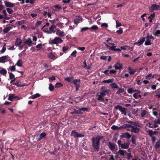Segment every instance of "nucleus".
<instances>
[{"label": "nucleus", "instance_id": "1", "mask_svg": "<svg viewBox=\"0 0 160 160\" xmlns=\"http://www.w3.org/2000/svg\"><path fill=\"white\" fill-rule=\"evenodd\" d=\"M101 91L99 93H98L97 96L98 97L97 100L99 101L103 102L104 101V97L106 94H109L110 90L108 89L105 86H102L101 88Z\"/></svg>", "mask_w": 160, "mask_h": 160}, {"label": "nucleus", "instance_id": "2", "mask_svg": "<svg viewBox=\"0 0 160 160\" xmlns=\"http://www.w3.org/2000/svg\"><path fill=\"white\" fill-rule=\"evenodd\" d=\"M103 137L97 135L95 138L93 137L92 139V146L94 149L96 151H99L100 140Z\"/></svg>", "mask_w": 160, "mask_h": 160}, {"label": "nucleus", "instance_id": "3", "mask_svg": "<svg viewBox=\"0 0 160 160\" xmlns=\"http://www.w3.org/2000/svg\"><path fill=\"white\" fill-rule=\"evenodd\" d=\"M63 42L62 40L60 38L56 37L51 41L52 44H58V43H61Z\"/></svg>", "mask_w": 160, "mask_h": 160}, {"label": "nucleus", "instance_id": "4", "mask_svg": "<svg viewBox=\"0 0 160 160\" xmlns=\"http://www.w3.org/2000/svg\"><path fill=\"white\" fill-rule=\"evenodd\" d=\"M114 109H119V111L122 112V113L125 115H126L127 109L125 108H123L121 106L118 105L115 107Z\"/></svg>", "mask_w": 160, "mask_h": 160}, {"label": "nucleus", "instance_id": "5", "mask_svg": "<svg viewBox=\"0 0 160 160\" xmlns=\"http://www.w3.org/2000/svg\"><path fill=\"white\" fill-rule=\"evenodd\" d=\"M70 135L71 136H73L74 138H82L84 136V135L78 133L77 132H76L75 130H73L71 131Z\"/></svg>", "mask_w": 160, "mask_h": 160}, {"label": "nucleus", "instance_id": "6", "mask_svg": "<svg viewBox=\"0 0 160 160\" xmlns=\"http://www.w3.org/2000/svg\"><path fill=\"white\" fill-rule=\"evenodd\" d=\"M160 9V6L156 4H153L151 5L149 8V11L152 12L154 10H158Z\"/></svg>", "mask_w": 160, "mask_h": 160}, {"label": "nucleus", "instance_id": "7", "mask_svg": "<svg viewBox=\"0 0 160 160\" xmlns=\"http://www.w3.org/2000/svg\"><path fill=\"white\" fill-rule=\"evenodd\" d=\"M108 143V146L109 149L112 151H114L115 148V144L110 142H109Z\"/></svg>", "mask_w": 160, "mask_h": 160}, {"label": "nucleus", "instance_id": "8", "mask_svg": "<svg viewBox=\"0 0 160 160\" xmlns=\"http://www.w3.org/2000/svg\"><path fill=\"white\" fill-rule=\"evenodd\" d=\"M131 135L130 134L129 132H126L123 133L122 135L120 136V138H125L127 139H129L131 137Z\"/></svg>", "mask_w": 160, "mask_h": 160}, {"label": "nucleus", "instance_id": "9", "mask_svg": "<svg viewBox=\"0 0 160 160\" xmlns=\"http://www.w3.org/2000/svg\"><path fill=\"white\" fill-rule=\"evenodd\" d=\"M145 38H146L144 37L141 38L137 42H135L134 44L137 45L138 46L141 45L144 42Z\"/></svg>", "mask_w": 160, "mask_h": 160}, {"label": "nucleus", "instance_id": "10", "mask_svg": "<svg viewBox=\"0 0 160 160\" xmlns=\"http://www.w3.org/2000/svg\"><path fill=\"white\" fill-rule=\"evenodd\" d=\"M14 99H17V100L19 99V98L17 96H15L13 94H9L8 95V99L11 101H12Z\"/></svg>", "mask_w": 160, "mask_h": 160}, {"label": "nucleus", "instance_id": "11", "mask_svg": "<svg viewBox=\"0 0 160 160\" xmlns=\"http://www.w3.org/2000/svg\"><path fill=\"white\" fill-rule=\"evenodd\" d=\"M114 66L115 69L117 70H120L122 68V65L119 62H117L114 65Z\"/></svg>", "mask_w": 160, "mask_h": 160}, {"label": "nucleus", "instance_id": "12", "mask_svg": "<svg viewBox=\"0 0 160 160\" xmlns=\"http://www.w3.org/2000/svg\"><path fill=\"white\" fill-rule=\"evenodd\" d=\"M24 43L25 44L27 45L29 47H30L32 46V41L31 40V39L29 38L24 42Z\"/></svg>", "mask_w": 160, "mask_h": 160}, {"label": "nucleus", "instance_id": "13", "mask_svg": "<svg viewBox=\"0 0 160 160\" xmlns=\"http://www.w3.org/2000/svg\"><path fill=\"white\" fill-rule=\"evenodd\" d=\"M46 135L47 134L45 132H43L41 133L40 134L39 137L38 138V141H41L42 139L44 138L46 136Z\"/></svg>", "mask_w": 160, "mask_h": 160}, {"label": "nucleus", "instance_id": "14", "mask_svg": "<svg viewBox=\"0 0 160 160\" xmlns=\"http://www.w3.org/2000/svg\"><path fill=\"white\" fill-rule=\"evenodd\" d=\"M140 130V129L136 127H134V126L132 127L131 131L132 132L135 133H138Z\"/></svg>", "mask_w": 160, "mask_h": 160}, {"label": "nucleus", "instance_id": "15", "mask_svg": "<svg viewBox=\"0 0 160 160\" xmlns=\"http://www.w3.org/2000/svg\"><path fill=\"white\" fill-rule=\"evenodd\" d=\"M120 147L122 149H128L129 147V144L128 143L124 142V143L121 144Z\"/></svg>", "mask_w": 160, "mask_h": 160}, {"label": "nucleus", "instance_id": "16", "mask_svg": "<svg viewBox=\"0 0 160 160\" xmlns=\"http://www.w3.org/2000/svg\"><path fill=\"white\" fill-rule=\"evenodd\" d=\"M4 2L5 4V6L7 7L12 8L14 6V4L10 2L5 1Z\"/></svg>", "mask_w": 160, "mask_h": 160}, {"label": "nucleus", "instance_id": "17", "mask_svg": "<svg viewBox=\"0 0 160 160\" xmlns=\"http://www.w3.org/2000/svg\"><path fill=\"white\" fill-rule=\"evenodd\" d=\"M8 56H3L0 57V63H4L8 58Z\"/></svg>", "mask_w": 160, "mask_h": 160}, {"label": "nucleus", "instance_id": "18", "mask_svg": "<svg viewBox=\"0 0 160 160\" xmlns=\"http://www.w3.org/2000/svg\"><path fill=\"white\" fill-rule=\"evenodd\" d=\"M56 34L57 35L61 37H63L65 35L64 32L60 30H58L56 31Z\"/></svg>", "mask_w": 160, "mask_h": 160}, {"label": "nucleus", "instance_id": "19", "mask_svg": "<svg viewBox=\"0 0 160 160\" xmlns=\"http://www.w3.org/2000/svg\"><path fill=\"white\" fill-rule=\"evenodd\" d=\"M118 154L123 157L125 156V154H128V152L126 150H123L121 149L119 150L118 152Z\"/></svg>", "mask_w": 160, "mask_h": 160}, {"label": "nucleus", "instance_id": "20", "mask_svg": "<svg viewBox=\"0 0 160 160\" xmlns=\"http://www.w3.org/2000/svg\"><path fill=\"white\" fill-rule=\"evenodd\" d=\"M72 82L75 85V86H79L80 83V80L78 79H74L73 80Z\"/></svg>", "mask_w": 160, "mask_h": 160}, {"label": "nucleus", "instance_id": "21", "mask_svg": "<svg viewBox=\"0 0 160 160\" xmlns=\"http://www.w3.org/2000/svg\"><path fill=\"white\" fill-rule=\"evenodd\" d=\"M22 41L19 38H17L15 42V44L16 46H19L21 44Z\"/></svg>", "mask_w": 160, "mask_h": 160}, {"label": "nucleus", "instance_id": "22", "mask_svg": "<svg viewBox=\"0 0 160 160\" xmlns=\"http://www.w3.org/2000/svg\"><path fill=\"white\" fill-rule=\"evenodd\" d=\"M73 79V77H68L65 78V81L68 82H69L72 83Z\"/></svg>", "mask_w": 160, "mask_h": 160}, {"label": "nucleus", "instance_id": "23", "mask_svg": "<svg viewBox=\"0 0 160 160\" xmlns=\"http://www.w3.org/2000/svg\"><path fill=\"white\" fill-rule=\"evenodd\" d=\"M13 85H16L18 87H22L25 86V84H21V82H18L13 83Z\"/></svg>", "mask_w": 160, "mask_h": 160}, {"label": "nucleus", "instance_id": "24", "mask_svg": "<svg viewBox=\"0 0 160 160\" xmlns=\"http://www.w3.org/2000/svg\"><path fill=\"white\" fill-rule=\"evenodd\" d=\"M11 26H9L5 28L3 30V32L4 33H7L12 28Z\"/></svg>", "mask_w": 160, "mask_h": 160}, {"label": "nucleus", "instance_id": "25", "mask_svg": "<svg viewBox=\"0 0 160 160\" xmlns=\"http://www.w3.org/2000/svg\"><path fill=\"white\" fill-rule=\"evenodd\" d=\"M128 69L129 71V73L131 75H133L136 72V70H132L131 68L130 67L128 68Z\"/></svg>", "mask_w": 160, "mask_h": 160}, {"label": "nucleus", "instance_id": "26", "mask_svg": "<svg viewBox=\"0 0 160 160\" xmlns=\"http://www.w3.org/2000/svg\"><path fill=\"white\" fill-rule=\"evenodd\" d=\"M48 57L52 59H55L57 57H56L55 56L52 52H49L48 54Z\"/></svg>", "mask_w": 160, "mask_h": 160}, {"label": "nucleus", "instance_id": "27", "mask_svg": "<svg viewBox=\"0 0 160 160\" xmlns=\"http://www.w3.org/2000/svg\"><path fill=\"white\" fill-rule=\"evenodd\" d=\"M124 92V88H118L117 91L116 92V94H119L121 93Z\"/></svg>", "mask_w": 160, "mask_h": 160}, {"label": "nucleus", "instance_id": "28", "mask_svg": "<svg viewBox=\"0 0 160 160\" xmlns=\"http://www.w3.org/2000/svg\"><path fill=\"white\" fill-rule=\"evenodd\" d=\"M116 47V46H113L112 47H110L109 49L113 51H119L120 52L121 51V50L119 48H115Z\"/></svg>", "mask_w": 160, "mask_h": 160}, {"label": "nucleus", "instance_id": "29", "mask_svg": "<svg viewBox=\"0 0 160 160\" xmlns=\"http://www.w3.org/2000/svg\"><path fill=\"white\" fill-rule=\"evenodd\" d=\"M110 85L112 88H118L117 84L115 82H113L112 83H111L110 84Z\"/></svg>", "mask_w": 160, "mask_h": 160}, {"label": "nucleus", "instance_id": "30", "mask_svg": "<svg viewBox=\"0 0 160 160\" xmlns=\"http://www.w3.org/2000/svg\"><path fill=\"white\" fill-rule=\"evenodd\" d=\"M114 81L113 78H112L111 79H109L107 80H104L102 81L103 83H112Z\"/></svg>", "mask_w": 160, "mask_h": 160}, {"label": "nucleus", "instance_id": "31", "mask_svg": "<svg viewBox=\"0 0 160 160\" xmlns=\"http://www.w3.org/2000/svg\"><path fill=\"white\" fill-rule=\"evenodd\" d=\"M80 112L79 110H74L73 112H70V113L72 115H73L74 114H82L83 113H81Z\"/></svg>", "mask_w": 160, "mask_h": 160}, {"label": "nucleus", "instance_id": "32", "mask_svg": "<svg viewBox=\"0 0 160 160\" xmlns=\"http://www.w3.org/2000/svg\"><path fill=\"white\" fill-rule=\"evenodd\" d=\"M78 110L79 111V112H80L81 113H82V112H88V108H79L78 109Z\"/></svg>", "mask_w": 160, "mask_h": 160}, {"label": "nucleus", "instance_id": "33", "mask_svg": "<svg viewBox=\"0 0 160 160\" xmlns=\"http://www.w3.org/2000/svg\"><path fill=\"white\" fill-rule=\"evenodd\" d=\"M0 73L3 75H5L7 73V71L5 69L2 68L0 70Z\"/></svg>", "mask_w": 160, "mask_h": 160}, {"label": "nucleus", "instance_id": "34", "mask_svg": "<svg viewBox=\"0 0 160 160\" xmlns=\"http://www.w3.org/2000/svg\"><path fill=\"white\" fill-rule=\"evenodd\" d=\"M40 96V95L39 93H37L31 96L30 97V98L32 99H34L36 98L39 97Z\"/></svg>", "mask_w": 160, "mask_h": 160}, {"label": "nucleus", "instance_id": "35", "mask_svg": "<svg viewBox=\"0 0 160 160\" xmlns=\"http://www.w3.org/2000/svg\"><path fill=\"white\" fill-rule=\"evenodd\" d=\"M22 64V61L21 59H19L17 62L16 65L19 67H21Z\"/></svg>", "mask_w": 160, "mask_h": 160}, {"label": "nucleus", "instance_id": "36", "mask_svg": "<svg viewBox=\"0 0 160 160\" xmlns=\"http://www.w3.org/2000/svg\"><path fill=\"white\" fill-rule=\"evenodd\" d=\"M131 142L133 144H135L136 141V136L135 135H133L131 137Z\"/></svg>", "mask_w": 160, "mask_h": 160}, {"label": "nucleus", "instance_id": "37", "mask_svg": "<svg viewBox=\"0 0 160 160\" xmlns=\"http://www.w3.org/2000/svg\"><path fill=\"white\" fill-rule=\"evenodd\" d=\"M36 48H37V51H39L42 48V45L41 43L38 44L36 46Z\"/></svg>", "mask_w": 160, "mask_h": 160}, {"label": "nucleus", "instance_id": "38", "mask_svg": "<svg viewBox=\"0 0 160 160\" xmlns=\"http://www.w3.org/2000/svg\"><path fill=\"white\" fill-rule=\"evenodd\" d=\"M63 86L62 84L60 82H57L56 83L55 85V88H58L60 87H61Z\"/></svg>", "mask_w": 160, "mask_h": 160}, {"label": "nucleus", "instance_id": "39", "mask_svg": "<svg viewBox=\"0 0 160 160\" xmlns=\"http://www.w3.org/2000/svg\"><path fill=\"white\" fill-rule=\"evenodd\" d=\"M89 29L93 30H96L98 29V27L97 25H94L92 26L91 28H89Z\"/></svg>", "mask_w": 160, "mask_h": 160}, {"label": "nucleus", "instance_id": "40", "mask_svg": "<svg viewBox=\"0 0 160 160\" xmlns=\"http://www.w3.org/2000/svg\"><path fill=\"white\" fill-rule=\"evenodd\" d=\"M152 43L149 39H147L146 41L144 43V44L145 45L148 46V45H150Z\"/></svg>", "mask_w": 160, "mask_h": 160}, {"label": "nucleus", "instance_id": "41", "mask_svg": "<svg viewBox=\"0 0 160 160\" xmlns=\"http://www.w3.org/2000/svg\"><path fill=\"white\" fill-rule=\"evenodd\" d=\"M111 128L113 130H118L120 129V128H119V127L115 125H112L111 127Z\"/></svg>", "mask_w": 160, "mask_h": 160}, {"label": "nucleus", "instance_id": "42", "mask_svg": "<svg viewBox=\"0 0 160 160\" xmlns=\"http://www.w3.org/2000/svg\"><path fill=\"white\" fill-rule=\"evenodd\" d=\"M148 124L149 125L148 127L151 128H156L158 126L157 124H155V123L153 125V126H151V123H149Z\"/></svg>", "mask_w": 160, "mask_h": 160}, {"label": "nucleus", "instance_id": "43", "mask_svg": "<svg viewBox=\"0 0 160 160\" xmlns=\"http://www.w3.org/2000/svg\"><path fill=\"white\" fill-rule=\"evenodd\" d=\"M146 38L149 39H154L155 38L152 35H149L148 33L147 36L145 37Z\"/></svg>", "mask_w": 160, "mask_h": 160}, {"label": "nucleus", "instance_id": "44", "mask_svg": "<svg viewBox=\"0 0 160 160\" xmlns=\"http://www.w3.org/2000/svg\"><path fill=\"white\" fill-rule=\"evenodd\" d=\"M56 28V27L54 25H52L50 28H49V30L51 32H54L55 31L54 30Z\"/></svg>", "mask_w": 160, "mask_h": 160}, {"label": "nucleus", "instance_id": "45", "mask_svg": "<svg viewBox=\"0 0 160 160\" xmlns=\"http://www.w3.org/2000/svg\"><path fill=\"white\" fill-rule=\"evenodd\" d=\"M8 73L9 75V78L10 79H12L15 78L14 75L12 73L9 72Z\"/></svg>", "mask_w": 160, "mask_h": 160}, {"label": "nucleus", "instance_id": "46", "mask_svg": "<svg viewBox=\"0 0 160 160\" xmlns=\"http://www.w3.org/2000/svg\"><path fill=\"white\" fill-rule=\"evenodd\" d=\"M147 111L145 110H143L142 111L141 116L142 117H144L146 114Z\"/></svg>", "mask_w": 160, "mask_h": 160}, {"label": "nucleus", "instance_id": "47", "mask_svg": "<svg viewBox=\"0 0 160 160\" xmlns=\"http://www.w3.org/2000/svg\"><path fill=\"white\" fill-rule=\"evenodd\" d=\"M7 10L8 13L9 14H12L13 12V11L9 8H7Z\"/></svg>", "mask_w": 160, "mask_h": 160}, {"label": "nucleus", "instance_id": "48", "mask_svg": "<svg viewBox=\"0 0 160 160\" xmlns=\"http://www.w3.org/2000/svg\"><path fill=\"white\" fill-rule=\"evenodd\" d=\"M127 154V158L128 160H130V159L132 157V156L131 153H128Z\"/></svg>", "mask_w": 160, "mask_h": 160}, {"label": "nucleus", "instance_id": "49", "mask_svg": "<svg viewBox=\"0 0 160 160\" xmlns=\"http://www.w3.org/2000/svg\"><path fill=\"white\" fill-rule=\"evenodd\" d=\"M49 90L50 91H52L54 89V87L52 85V84H50L49 85Z\"/></svg>", "mask_w": 160, "mask_h": 160}, {"label": "nucleus", "instance_id": "50", "mask_svg": "<svg viewBox=\"0 0 160 160\" xmlns=\"http://www.w3.org/2000/svg\"><path fill=\"white\" fill-rule=\"evenodd\" d=\"M116 32L118 34H122L123 32L122 29L121 28H120L119 30H117Z\"/></svg>", "mask_w": 160, "mask_h": 160}, {"label": "nucleus", "instance_id": "51", "mask_svg": "<svg viewBox=\"0 0 160 160\" xmlns=\"http://www.w3.org/2000/svg\"><path fill=\"white\" fill-rule=\"evenodd\" d=\"M158 34H160V30H157L154 33V35L156 36H158Z\"/></svg>", "mask_w": 160, "mask_h": 160}, {"label": "nucleus", "instance_id": "52", "mask_svg": "<svg viewBox=\"0 0 160 160\" xmlns=\"http://www.w3.org/2000/svg\"><path fill=\"white\" fill-rule=\"evenodd\" d=\"M88 29H89V28L84 27V28H82L81 31L82 32H84V31L88 30Z\"/></svg>", "mask_w": 160, "mask_h": 160}, {"label": "nucleus", "instance_id": "53", "mask_svg": "<svg viewBox=\"0 0 160 160\" xmlns=\"http://www.w3.org/2000/svg\"><path fill=\"white\" fill-rule=\"evenodd\" d=\"M132 125L134 126H136L140 127H141L140 123L136 122H134Z\"/></svg>", "mask_w": 160, "mask_h": 160}, {"label": "nucleus", "instance_id": "54", "mask_svg": "<svg viewBox=\"0 0 160 160\" xmlns=\"http://www.w3.org/2000/svg\"><path fill=\"white\" fill-rule=\"evenodd\" d=\"M116 28H117V27H120L122 25L120 23L119 21L118 20H117L116 21Z\"/></svg>", "mask_w": 160, "mask_h": 160}, {"label": "nucleus", "instance_id": "55", "mask_svg": "<svg viewBox=\"0 0 160 160\" xmlns=\"http://www.w3.org/2000/svg\"><path fill=\"white\" fill-rule=\"evenodd\" d=\"M6 48L5 46H3L2 49L0 51L1 53H3L6 50Z\"/></svg>", "mask_w": 160, "mask_h": 160}, {"label": "nucleus", "instance_id": "56", "mask_svg": "<svg viewBox=\"0 0 160 160\" xmlns=\"http://www.w3.org/2000/svg\"><path fill=\"white\" fill-rule=\"evenodd\" d=\"M148 132L149 135V136L150 137L153 136L152 130H149L148 131Z\"/></svg>", "mask_w": 160, "mask_h": 160}, {"label": "nucleus", "instance_id": "57", "mask_svg": "<svg viewBox=\"0 0 160 160\" xmlns=\"http://www.w3.org/2000/svg\"><path fill=\"white\" fill-rule=\"evenodd\" d=\"M77 51L76 50L74 51L71 53V55L73 57H75L76 56Z\"/></svg>", "mask_w": 160, "mask_h": 160}, {"label": "nucleus", "instance_id": "58", "mask_svg": "<svg viewBox=\"0 0 160 160\" xmlns=\"http://www.w3.org/2000/svg\"><path fill=\"white\" fill-rule=\"evenodd\" d=\"M125 128H132V127L133 126L131 125V124H125Z\"/></svg>", "mask_w": 160, "mask_h": 160}, {"label": "nucleus", "instance_id": "59", "mask_svg": "<svg viewBox=\"0 0 160 160\" xmlns=\"http://www.w3.org/2000/svg\"><path fill=\"white\" fill-rule=\"evenodd\" d=\"M101 26L102 27H105L107 28L108 27V24L105 22L102 23Z\"/></svg>", "mask_w": 160, "mask_h": 160}, {"label": "nucleus", "instance_id": "60", "mask_svg": "<svg viewBox=\"0 0 160 160\" xmlns=\"http://www.w3.org/2000/svg\"><path fill=\"white\" fill-rule=\"evenodd\" d=\"M155 14L154 13H153L152 14H151L150 16L148 17V18L149 19H152L153 18L155 17Z\"/></svg>", "mask_w": 160, "mask_h": 160}, {"label": "nucleus", "instance_id": "61", "mask_svg": "<svg viewBox=\"0 0 160 160\" xmlns=\"http://www.w3.org/2000/svg\"><path fill=\"white\" fill-rule=\"evenodd\" d=\"M128 92L129 93H132L133 92V90L132 88H129L128 89Z\"/></svg>", "mask_w": 160, "mask_h": 160}, {"label": "nucleus", "instance_id": "62", "mask_svg": "<svg viewBox=\"0 0 160 160\" xmlns=\"http://www.w3.org/2000/svg\"><path fill=\"white\" fill-rule=\"evenodd\" d=\"M68 48L67 46H64L62 47V51L63 52H65L68 49Z\"/></svg>", "mask_w": 160, "mask_h": 160}, {"label": "nucleus", "instance_id": "63", "mask_svg": "<svg viewBox=\"0 0 160 160\" xmlns=\"http://www.w3.org/2000/svg\"><path fill=\"white\" fill-rule=\"evenodd\" d=\"M10 70L12 71H15L16 68L15 66H12L10 68Z\"/></svg>", "mask_w": 160, "mask_h": 160}, {"label": "nucleus", "instance_id": "64", "mask_svg": "<svg viewBox=\"0 0 160 160\" xmlns=\"http://www.w3.org/2000/svg\"><path fill=\"white\" fill-rule=\"evenodd\" d=\"M42 22L40 21H38L36 23V26L38 27L42 23Z\"/></svg>", "mask_w": 160, "mask_h": 160}]
</instances>
